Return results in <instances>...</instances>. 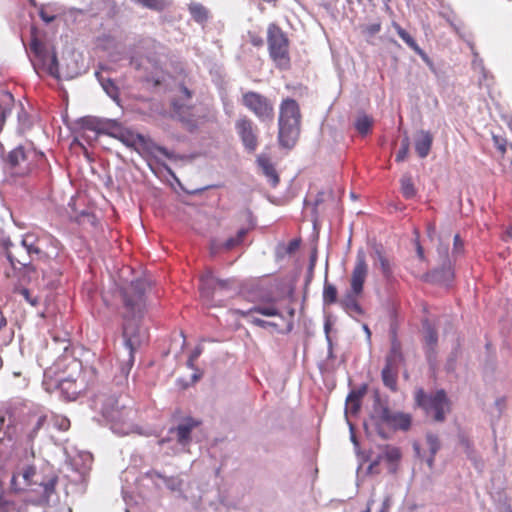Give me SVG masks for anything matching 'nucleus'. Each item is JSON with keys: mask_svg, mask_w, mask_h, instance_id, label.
Returning <instances> with one entry per match:
<instances>
[{"mask_svg": "<svg viewBox=\"0 0 512 512\" xmlns=\"http://www.w3.org/2000/svg\"><path fill=\"white\" fill-rule=\"evenodd\" d=\"M146 280L136 279L121 288L124 306L122 335L124 339V356L119 363L120 375L115 376L117 385L127 380L134 363V352L147 340V329L142 325L146 311Z\"/></svg>", "mask_w": 512, "mask_h": 512, "instance_id": "nucleus-1", "label": "nucleus"}, {"mask_svg": "<svg viewBox=\"0 0 512 512\" xmlns=\"http://www.w3.org/2000/svg\"><path fill=\"white\" fill-rule=\"evenodd\" d=\"M370 420L377 434L385 440L390 438V434L386 429L392 431H408L412 423L410 414L392 410L388 402L381 399L378 394L374 396Z\"/></svg>", "mask_w": 512, "mask_h": 512, "instance_id": "nucleus-2", "label": "nucleus"}, {"mask_svg": "<svg viewBox=\"0 0 512 512\" xmlns=\"http://www.w3.org/2000/svg\"><path fill=\"white\" fill-rule=\"evenodd\" d=\"M95 404L101 405L100 411L103 417L110 422V428L115 434L124 436L132 431L131 415L133 411L124 405L119 407L118 399L115 395L109 397L98 395Z\"/></svg>", "mask_w": 512, "mask_h": 512, "instance_id": "nucleus-3", "label": "nucleus"}, {"mask_svg": "<svg viewBox=\"0 0 512 512\" xmlns=\"http://www.w3.org/2000/svg\"><path fill=\"white\" fill-rule=\"evenodd\" d=\"M301 114L297 102L294 99L286 98L280 105L279 133L280 145L285 148H292L300 134Z\"/></svg>", "mask_w": 512, "mask_h": 512, "instance_id": "nucleus-4", "label": "nucleus"}, {"mask_svg": "<svg viewBox=\"0 0 512 512\" xmlns=\"http://www.w3.org/2000/svg\"><path fill=\"white\" fill-rule=\"evenodd\" d=\"M416 404L423 409L427 417L435 422H444L450 412V401L443 389L427 394L423 389L415 393Z\"/></svg>", "mask_w": 512, "mask_h": 512, "instance_id": "nucleus-5", "label": "nucleus"}, {"mask_svg": "<svg viewBox=\"0 0 512 512\" xmlns=\"http://www.w3.org/2000/svg\"><path fill=\"white\" fill-rule=\"evenodd\" d=\"M200 424L201 421L193 417L183 418L176 426L169 429L167 437L159 440V445L163 446L175 442V445L171 447L173 455L189 452L193 439L192 432L200 426Z\"/></svg>", "mask_w": 512, "mask_h": 512, "instance_id": "nucleus-6", "label": "nucleus"}, {"mask_svg": "<svg viewBox=\"0 0 512 512\" xmlns=\"http://www.w3.org/2000/svg\"><path fill=\"white\" fill-rule=\"evenodd\" d=\"M237 290L233 278L219 279L212 271H207L201 277V295L207 302L221 303L224 298L231 297Z\"/></svg>", "mask_w": 512, "mask_h": 512, "instance_id": "nucleus-7", "label": "nucleus"}, {"mask_svg": "<svg viewBox=\"0 0 512 512\" xmlns=\"http://www.w3.org/2000/svg\"><path fill=\"white\" fill-rule=\"evenodd\" d=\"M125 146L135 150L138 153H147L153 157L157 163L162 164L159 155L168 159H174L175 156L172 152L168 151L165 147L159 146L151 141L145 139L141 134L134 133L133 131L123 128L119 134L118 139Z\"/></svg>", "mask_w": 512, "mask_h": 512, "instance_id": "nucleus-8", "label": "nucleus"}, {"mask_svg": "<svg viewBox=\"0 0 512 512\" xmlns=\"http://www.w3.org/2000/svg\"><path fill=\"white\" fill-rule=\"evenodd\" d=\"M2 244L6 249V257L15 268L16 264L30 268V259L33 256H40L42 251L35 245L32 235H26L20 245H14L9 239H3Z\"/></svg>", "mask_w": 512, "mask_h": 512, "instance_id": "nucleus-9", "label": "nucleus"}, {"mask_svg": "<svg viewBox=\"0 0 512 512\" xmlns=\"http://www.w3.org/2000/svg\"><path fill=\"white\" fill-rule=\"evenodd\" d=\"M267 44L269 55L276 67L287 69L290 65L289 41L284 32L274 23L268 26Z\"/></svg>", "mask_w": 512, "mask_h": 512, "instance_id": "nucleus-10", "label": "nucleus"}, {"mask_svg": "<svg viewBox=\"0 0 512 512\" xmlns=\"http://www.w3.org/2000/svg\"><path fill=\"white\" fill-rule=\"evenodd\" d=\"M242 102L245 107L252 111L261 121H272L274 117V108L271 101L253 91L243 94Z\"/></svg>", "mask_w": 512, "mask_h": 512, "instance_id": "nucleus-11", "label": "nucleus"}, {"mask_svg": "<svg viewBox=\"0 0 512 512\" xmlns=\"http://www.w3.org/2000/svg\"><path fill=\"white\" fill-rule=\"evenodd\" d=\"M437 255L439 267L434 271V276L437 280L445 284H449L454 278V272L452 262L449 257V245L448 243H444L442 237H439Z\"/></svg>", "mask_w": 512, "mask_h": 512, "instance_id": "nucleus-12", "label": "nucleus"}, {"mask_svg": "<svg viewBox=\"0 0 512 512\" xmlns=\"http://www.w3.org/2000/svg\"><path fill=\"white\" fill-rule=\"evenodd\" d=\"M145 477L151 480L156 489L160 490L162 488L161 483H163L168 490L175 492L180 497L186 499V496L183 492L184 480L180 477V475L167 476L160 471L153 469L146 472Z\"/></svg>", "mask_w": 512, "mask_h": 512, "instance_id": "nucleus-13", "label": "nucleus"}, {"mask_svg": "<svg viewBox=\"0 0 512 512\" xmlns=\"http://www.w3.org/2000/svg\"><path fill=\"white\" fill-rule=\"evenodd\" d=\"M30 50L51 76L59 77V63L55 52L50 56L43 43L36 37L30 43Z\"/></svg>", "mask_w": 512, "mask_h": 512, "instance_id": "nucleus-14", "label": "nucleus"}, {"mask_svg": "<svg viewBox=\"0 0 512 512\" xmlns=\"http://www.w3.org/2000/svg\"><path fill=\"white\" fill-rule=\"evenodd\" d=\"M237 132L243 142V145L249 152H253L257 148L256 128L251 120L247 118L239 119L236 122Z\"/></svg>", "mask_w": 512, "mask_h": 512, "instance_id": "nucleus-15", "label": "nucleus"}, {"mask_svg": "<svg viewBox=\"0 0 512 512\" xmlns=\"http://www.w3.org/2000/svg\"><path fill=\"white\" fill-rule=\"evenodd\" d=\"M368 273V266L365 261V256L363 254H358L356 259L355 267L352 271L351 280H350V292L353 294H362L363 285Z\"/></svg>", "mask_w": 512, "mask_h": 512, "instance_id": "nucleus-16", "label": "nucleus"}, {"mask_svg": "<svg viewBox=\"0 0 512 512\" xmlns=\"http://www.w3.org/2000/svg\"><path fill=\"white\" fill-rule=\"evenodd\" d=\"M191 99V91L188 88L181 86L180 95L173 99L172 105L175 113L178 115L180 120L189 121L191 114L189 110L191 108L189 101Z\"/></svg>", "mask_w": 512, "mask_h": 512, "instance_id": "nucleus-17", "label": "nucleus"}, {"mask_svg": "<svg viewBox=\"0 0 512 512\" xmlns=\"http://www.w3.org/2000/svg\"><path fill=\"white\" fill-rule=\"evenodd\" d=\"M7 163L16 174L22 175L28 170L27 154L22 147H17L8 154Z\"/></svg>", "mask_w": 512, "mask_h": 512, "instance_id": "nucleus-18", "label": "nucleus"}, {"mask_svg": "<svg viewBox=\"0 0 512 512\" xmlns=\"http://www.w3.org/2000/svg\"><path fill=\"white\" fill-rule=\"evenodd\" d=\"M433 143V136L429 131L419 130L415 134V150L420 158L428 156Z\"/></svg>", "mask_w": 512, "mask_h": 512, "instance_id": "nucleus-19", "label": "nucleus"}, {"mask_svg": "<svg viewBox=\"0 0 512 512\" xmlns=\"http://www.w3.org/2000/svg\"><path fill=\"white\" fill-rule=\"evenodd\" d=\"M423 331L426 355L429 361H431L433 355L435 354V347L438 342L437 332L428 320L423 322Z\"/></svg>", "mask_w": 512, "mask_h": 512, "instance_id": "nucleus-20", "label": "nucleus"}, {"mask_svg": "<svg viewBox=\"0 0 512 512\" xmlns=\"http://www.w3.org/2000/svg\"><path fill=\"white\" fill-rule=\"evenodd\" d=\"M361 294H353L348 291L345 296L340 300L341 307L351 316L363 315L364 311L357 301V297Z\"/></svg>", "mask_w": 512, "mask_h": 512, "instance_id": "nucleus-21", "label": "nucleus"}, {"mask_svg": "<svg viewBox=\"0 0 512 512\" xmlns=\"http://www.w3.org/2000/svg\"><path fill=\"white\" fill-rule=\"evenodd\" d=\"M399 364L391 363L386 361L384 368L382 369V381L386 387L395 391L397 388V373Z\"/></svg>", "mask_w": 512, "mask_h": 512, "instance_id": "nucleus-22", "label": "nucleus"}, {"mask_svg": "<svg viewBox=\"0 0 512 512\" xmlns=\"http://www.w3.org/2000/svg\"><path fill=\"white\" fill-rule=\"evenodd\" d=\"M257 162L259 167L262 169L263 174L268 178V181L273 187H275L279 183V177L269 158L265 155H260L257 158Z\"/></svg>", "mask_w": 512, "mask_h": 512, "instance_id": "nucleus-23", "label": "nucleus"}, {"mask_svg": "<svg viewBox=\"0 0 512 512\" xmlns=\"http://www.w3.org/2000/svg\"><path fill=\"white\" fill-rule=\"evenodd\" d=\"M365 391H366V388L363 387L358 390H352L349 393V395L347 396V399H346V409H345L346 413H348V412H350L352 414L358 413V411L360 409V401H361V398L364 396Z\"/></svg>", "mask_w": 512, "mask_h": 512, "instance_id": "nucleus-24", "label": "nucleus"}, {"mask_svg": "<svg viewBox=\"0 0 512 512\" xmlns=\"http://www.w3.org/2000/svg\"><path fill=\"white\" fill-rule=\"evenodd\" d=\"M188 10L193 20L199 24H204L210 17L209 10L201 3L192 2L188 5Z\"/></svg>", "mask_w": 512, "mask_h": 512, "instance_id": "nucleus-25", "label": "nucleus"}, {"mask_svg": "<svg viewBox=\"0 0 512 512\" xmlns=\"http://www.w3.org/2000/svg\"><path fill=\"white\" fill-rule=\"evenodd\" d=\"M14 103L12 94L8 91L0 93V130L2 129L7 115L10 114V105Z\"/></svg>", "mask_w": 512, "mask_h": 512, "instance_id": "nucleus-26", "label": "nucleus"}, {"mask_svg": "<svg viewBox=\"0 0 512 512\" xmlns=\"http://www.w3.org/2000/svg\"><path fill=\"white\" fill-rule=\"evenodd\" d=\"M131 2L156 12H162L170 6L169 0H131Z\"/></svg>", "mask_w": 512, "mask_h": 512, "instance_id": "nucleus-27", "label": "nucleus"}, {"mask_svg": "<svg viewBox=\"0 0 512 512\" xmlns=\"http://www.w3.org/2000/svg\"><path fill=\"white\" fill-rule=\"evenodd\" d=\"M25 489L31 487L32 485L38 484V480H35L36 477V468L34 466L26 465L18 472Z\"/></svg>", "mask_w": 512, "mask_h": 512, "instance_id": "nucleus-28", "label": "nucleus"}, {"mask_svg": "<svg viewBox=\"0 0 512 512\" xmlns=\"http://www.w3.org/2000/svg\"><path fill=\"white\" fill-rule=\"evenodd\" d=\"M426 443L430 452V456L427 458L426 463L431 468L433 466L434 456L440 449V442L436 435L428 433L426 435Z\"/></svg>", "mask_w": 512, "mask_h": 512, "instance_id": "nucleus-29", "label": "nucleus"}, {"mask_svg": "<svg viewBox=\"0 0 512 512\" xmlns=\"http://www.w3.org/2000/svg\"><path fill=\"white\" fill-rule=\"evenodd\" d=\"M401 192L407 199L415 197L417 191L413 184L412 177L409 174H404L400 179Z\"/></svg>", "mask_w": 512, "mask_h": 512, "instance_id": "nucleus-30", "label": "nucleus"}, {"mask_svg": "<svg viewBox=\"0 0 512 512\" xmlns=\"http://www.w3.org/2000/svg\"><path fill=\"white\" fill-rule=\"evenodd\" d=\"M96 76L107 95L114 101L118 100V88L115 83L109 78H103L99 72H96Z\"/></svg>", "mask_w": 512, "mask_h": 512, "instance_id": "nucleus-31", "label": "nucleus"}, {"mask_svg": "<svg viewBox=\"0 0 512 512\" xmlns=\"http://www.w3.org/2000/svg\"><path fill=\"white\" fill-rule=\"evenodd\" d=\"M384 460L390 465L397 463L401 459V451L398 447L391 445H384L382 447Z\"/></svg>", "mask_w": 512, "mask_h": 512, "instance_id": "nucleus-32", "label": "nucleus"}, {"mask_svg": "<svg viewBox=\"0 0 512 512\" xmlns=\"http://www.w3.org/2000/svg\"><path fill=\"white\" fill-rule=\"evenodd\" d=\"M372 122L369 116L360 114L355 121V128L361 135H366L371 129Z\"/></svg>", "mask_w": 512, "mask_h": 512, "instance_id": "nucleus-33", "label": "nucleus"}, {"mask_svg": "<svg viewBox=\"0 0 512 512\" xmlns=\"http://www.w3.org/2000/svg\"><path fill=\"white\" fill-rule=\"evenodd\" d=\"M393 27L395 28L399 37L414 51L419 50V45L416 43L414 38L399 24L393 23Z\"/></svg>", "mask_w": 512, "mask_h": 512, "instance_id": "nucleus-34", "label": "nucleus"}, {"mask_svg": "<svg viewBox=\"0 0 512 512\" xmlns=\"http://www.w3.org/2000/svg\"><path fill=\"white\" fill-rule=\"evenodd\" d=\"M337 301V289L333 284H330L325 280L323 289V302L324 304L330 305Z\"/></svg>", "mask_w": 512, "mask_h": 512, "instance_id": "nucleus-35", "label": "nucleus"}, {"mask_svg": "<svg viewBox=\"0 0 512 512\" xmlns=\"http://www.w3.org/2000/svg\"><path fill=\"white\" fill-rule=\"evenodd\" d=\"M243 314L247 317L248 321L255 326H258V327H261L264 329H268V328H272L275 330L278 329V324L271 322V321H265L255 315H252L251 312H245Z\"/></svg>", "mask_w": 512, "mask_h": 512, "instance_id": "nucleus-36", "label": "nucleus"}, {"mask_svg": "<svg viewBox=\"0 0 512 512\" xmlns=\"http://www.w3.org/2000/svg\"><path fill=\"white\" fill-rule=\"evenodd\" d=\"M377 255H378V262H379V268L381 270V273H382L383 277L389 281L393 276L391 264H390L389 260L384 255H382L379 251H377Z\"/></svg>", "mask_w": 512, "mask_h": 512, "instance_id": "nucleus-37", "label": "nucleus"}, {"mask_svg": "<svg viewBox=\"0 0 512 512\" xmlns=\"http://www.w3.org/2000/svg\"><path fill=\"white\" fill-rule=\"evenodd\" d=\"M247 233H248L247 228H241L237 232V235L235 237H231L224 242V244H223L224 248L227 250H231L234 247L240 245L242 243L243 239L245 238V236L247 235Z\"/></svg>", "mask_w": 512, "mask_h": 512, "instance_id": "nucleus-38", "label": "nucleus"}, {"mask_svg": "<svg viewBox=\"0 0 512 512\" xmlns=\"http://www.w3.org/2000/svg\"><path fill=\"white\" fill-rule=\"evenodd\" d=\"M247 312H251L252 315H254L255 313H259V314H261L263 316H267V317H273V316L281 317L279 311L273 306H254Z\"/></svg>", "mask_w": 512, "mask_h": 512, "instance_id": "nucleus-39", "label": "nucleus"}, {"mask_svg": "<svg viewBox=\"0 0 512 512\" xmlns=\"http://www.w3.org/2000/svg\"><path fill=\"white\" fill-rule=\"evenodd\" d=\"M57 483V477H51L46 482H38V485L42 488V495L46 499L54 493L55 485Z\"/></svg>", "mask_w": 512, "mask_h": 512, "instance_id": "nucleus-40", "label": "nucleus"}, {"mask_svg": "<svg viewBox=\"0 0 512 512\" xmlns=\"http://www.w3.org/2000/svg\"><path fill=\"white\" fill-rule=\"evenodd\" d=\"M409 148H410V139H409V136L407 135V133H405L404 138L401 141V147L396 154L395 159L397 162H401L406 159V157L408 156V153H409Z\"/></svg>", "mask_w": 512, "mask_h": 512, "instance_id": "nucleus-41", "label": "nucleus"}, {"mask_svg": "<svg viewBox=\"0 0 512 512\" xmlns=\"http://www.w3.org/2000/svg\"><path fill=\"white\" fill-rule=\"evenodd\" d=\"M402 353L397 343H392L389 354L386 357V361L391 363L400 364L402 362Z\"/></svg>", "mask_w": 512, "mask_h": 512, "instance_id": "nucleus-42", "label": "nucleus"}, {"mask_svg": "<svg viewBox=\"0 0 512 512\" xmlns=\"http://www.w3.org/2000/svg\"><path fill=\"white\" fill-rule=\"evenodd\" d=\"M46 423H47V416L46 415L39 416L37 418V421H36L34 427L29 432V435H28L29 439L33 440L36 437L38 431L40 429H42L45 426Z\"/></svg>", "mask_w": 512, "mask_h": 512, "instance_id": "nucleus-43", "label": "nucleus"}, {"mask_svg": "<svg viewBox=\"0 0 512 512\" xmlns=\"http://www.w3.org/2000/svg\"><path fill=\"white\" fill-rule=\"evenodd\" d=\"M101 119L95 117H87L83 120L84 127L98 134Z\"/></svg>", "mask_w": 512, "mask_h": 512, "instance_id": "nucleus-44", "label": "nucleus"}, {"mask_svg": "<svg viewBox=\"0 0 512 512\" xmlns=\"http://www.w3.org/2000/svg\"><path fill=\"white\" fill-rule=\"evenodd\" d=\"M123 128L119 122L112 120L105 135L118 139Z\"/></svg>", "mask_w": 512, "mask_h": 512, "instance_id": "nucleus-45", "label": "nucleus"}, {"mask_svg": "<svg viewBox=\"0 0 512 512\" xmlns=\"http://www.w3.org/2000/svg\"><path fill=\"white\" fill-rule=\"evenodd\" d=\"M123 128L119 122L112 120L105 135L118 139Z\"/></svg>", "mask_w": 512, "mask_h": 512, "instance_id": "nucleus-46", "label": "nucleus"}, {"mask_svg": "<svg viewBox=\"0 0 512 512\" xmlns=\"http://www.w3.org/2000/svg\"><path fill=\"white\" fill-rule=\"evenodd\" d=\"M0 512H17L16 504L13 501L0 497Z\"/></svg>", "mask_w": 512, "mask_h": 512, "instance_id": "nucleus-47", "label": "nucleus"}, {"mask_svg": "<svg viewBox=\"0 0 512 512\" xmlns=\"http://www.w3.org/2000/svg\"><path fill=\"white\" fill-rule=\"evenodd\" d=\"M11 489L14 490L15 492L25 490V487L23 485V482H22L18 472L13 474V476L11 478Z\"/></svg>", "mask_w": 512, "mask_h": 512, "instance_id": "nucleus-48", "label": "nucleus"}, {"mask_svg": "<svg viewBox=\"0 0 512 512\" xmlns=\"http://www.w3.org/2000/svg\"><path fill=\"white\" fill-rule=\"evenodd\" d=\"M224 506V507H227L229 508V503L227 501V497L226 495H224L223 493L219 492L218 494V504L217 503H214V502H211L210 503V506L215 510V511H220V508L219 506Z\"/></svg>", "mask_w": 512, "mask_h": 512, "instance_id": "nucleus-49", "label": "nucleus"}, {"mask_svg": "<svg viewBox=\"0 0 512 512\" xmlns=\"http://www.w3.org/2000/svg\"><path fill=\"white\" fill-rule=\"evenodd\" d=\"M463 247H464V243H463L462 239L460 238V236L458 234H456L454 236L453 254L458 255V254L462 253Z\"/></svg>", "mask_w": 512, "mask_h": 512, "instance_id": "nucleus-50", "label": "nucleus"}, {"mask_svg": "<svg viewBox=\"0 0 512 512\" xmlns=\"http://www.w3.org/2000/svg\"><path fill=\"white\" fill-rule=\"evenodd\" d=\"M466 453L468 457L474 462L475 468L481 470L483 468V462L478 460L474 455L473 451L470 450V447L467 445Z\"/></svg>", "mask_w": 512, "mask_h": 512, "instance_id": "nucleus-51", "label": "nucleus"}, {"mask_svg": "<svg viewBox=\"0 0 512 512\" xmlns=\"http://www.w3.org/2000/svg\"><path fill=\"white\" fill-rule=\"evenodd\" d=\"M381 30V24L380 23H372L366 26L365 31L370 35L373 36L377 34Z\"/></svg>", "mask_w": 512, "mask_h": 512, "instance_id": "nucleus-52", "label": "nucleus"}, {"mask_svg": "<svg viewBox=\"0 0 512 512\" xmlns=\"http://www.w3.org/2000/svg\"><path fill=\"white\" fill-rule=\"evenodd\" d=\"M315 264H316V254H312L310 257L307 282H310L313 277V270H314Z\"/></svg>", "mask_w": 512, "mask_h": 512, "instance_id": "nucleus-53", "label": "nucleus"}, {"mask_svg": "<svg viewBox=\"0 0 512 512\" xmlns=\"http://www.w3.org/2000/svg\"><path fill=\"white\" fill-rule=\"evenodd\" d=\"M112 119H101L98 134H106Z\"/></svg>", "mask_w": 512, "mask_h": 512, "instance_id": "nucleus-54", "label": "nucleus"}, {"mask_svg": "<svg viewBox=\"0 0 512 512\" xmlns=\"http://www.w3.org/2000/svg\"><path fill=\"white\" fill-rule=\"evenodd\" d=\"M20 112L18 113L19 122L22 126L26 127L28 126L27 122V114L24 111L21 104H19Z\"/></svg>", "mask_w": 512, "mask_h": 512, "instance_id": "nucleus-55", "label": "nucleus"}, {"mask_svg": "<svg viewBox=\"0 0 512 512\" xmlns=\"http://www.w3.org/2000/svg\"><path fill=\"white\" fill-rule=\"evenodd\" d=\"M390 506H391V496L387 495V496H385V498L382 502V506L378 512H387L388 509L390 508Z\"/></svg>", "mask_w": 512, "mask_h": 512, "instance_id": "nucleus-56", "label": "nucleus"}, {"mask_svg": "<svg viewBox=\"0 0 512 512\" xmlns=\"http://www.w3.org/2000/svg\"><path fill=\"white\" fill-rule=\"evenodd\" d=\"M55 425H57L60 430L65 431L69 428V420L66 418L57 419Z\"/></svg>", "mask_w": 512, "mask_h": 512, "instance_id": "nucleus-57", "label": "nucleus"}, {"mask_svg": "<svg viewBox=\"0 0 512 512\" xmlns=\"http://www.w3.org/2000/svg\"><path fill=\"white\" fill-rule=\"evenodd\" d=\"M324 329H325V333H326V339H327V342L329 345V357H332V342H331V338L329 336L330 324L328 322L325 323Z\"/></svg>", "mask_w": 512, "mask_h": 512, "instance_id": "nucleus-58", "label": "nucleus"}, {"mask_svg": "<svg viewBox=\"0 0 512 512\" xmlns=\"http://www.w3.org/2000/svg\"><path fill=\"white\" fill-rule=\"evenodd\" d=\"M380 453L376 456V458L371 462L370 466H369V470H373L374 467H376L380 461L384 460V457H383V450H382V447L380 448Z\"/></svg>", "mask_w": 512, "mask_h": 512, "instance_id": "nucleus-59", "label": "nucleus"}, {"mask_svg": "<svg viewBox=\"0 0 512 512\" xmlns=\"http://www.w3.org/2000/svg\"><path fill=\"white\" fill-rule=\"evenodd\" d=\"M380 453L376 456V458L371 462L370 466H369V470H373L374 467H376L380 461L384 460V457H383V450H382V447L380 448Z\"/></svg>", "mask_w": 512, "mask_h": 512, "instance_id": "nucleus-60", "label": "nucleus"}, {"mask_svg": "<svg viewBox=\"0 0 512 512\" xmlns=\"http://www.w3.org/2000/svg\"><path fill=\"white\" fill-rule=\"evenodd\" d=\"M298 247H299V241H298V240H292V241L288 244V246H287V248H286V252H287L288 254H292V253H294V252L298 249Z\"/></svg>", "mask_w": 512, "mask_h": 512, "instance_id": "nucleus-61", "label": "nucleus"}, {"mask_svg": "<svg viewBox=\"0 0 512 512\" xmlns=\"http://www.w3.org/2000/svg\"><path fill=\"white\" fill-rule=\"evenodd\" d=\"M39 15H40L41 19H42L44 22H46V23H51V22H53V21H54V19H55V16H53V15H48V14H47V13H45L43 10H42V11H40Z\"/></svg>", "mask_w": 512, "mask_h": 512, "instance_id": "nucleus-62", "label": "nucleus"}, {"mask_svg": "<svg viewBox=\"0 0 512 512\" xmlns=\"http://www.w3.org/2000/svg\"><path fill=\"white\" fill-rule=\"evenodd\" d=\"M201 353H202V347L197 346L189 356V357H191V361H195L201 355Z\"/></svg>", "mask_w": 512, "mask_h": 512, "instance_id": "nucleus-63", "label": "nucleus"}, {"mask_svg": "<svg viewBox=\"0 0 512 512\" xmlns=\"http://www.w3.org/2000/svg\"><path fill=\"white\" fill-rule=\"evenodd\" d=\"M427 232H428V237L430 239H433V237L436 235V227H435V225L434 224H429Z\"/></svg>", "mask_w": 512, "mask_h": 512, "instance_id": "nucleus-64", "label": "nucleus"}]
</instances>
